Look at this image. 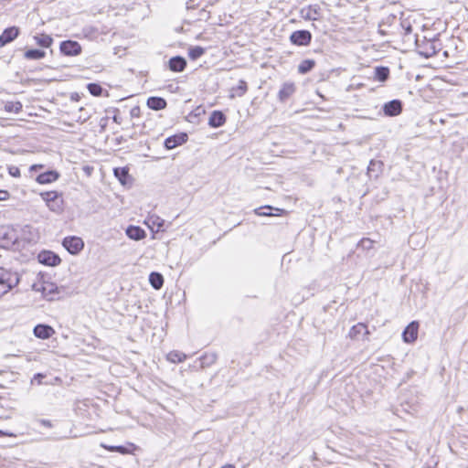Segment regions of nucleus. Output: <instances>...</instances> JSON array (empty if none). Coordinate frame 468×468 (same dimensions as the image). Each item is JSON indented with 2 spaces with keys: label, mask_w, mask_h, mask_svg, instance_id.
I'll return each instance as SVG.
<instances>
[{
  "label": "nucleus",
  "mask_w": 468,
  "mask_h": 468,
  "mask_svg": "<svg viewBox=\"0 0 468 468\" xmlns=\"http://www.w3.org/2000/svg\"><path fill=\"white\" fill-rule=\"evenodd\" d=\"M113 112H114V115L112 117V120L114 122L120 124L122 122V118L120 117V114H119L120 112L118 109H114Z\"/></svg>",
  "instance_id": "a19ab883"
},
{
  "label": "nucleus",
  "mask_w": 468,
  "mask_h": 468,
  "mask_svg": "<svg viewBox=\"0 0 468 468\" xmlns=\"http://www.w3.org/2000/svg\"><path fill=\"white\" fill-rule=\"evenodd\" d=\"M62 244L70 254H78L84 248L83 240L75 236L66 237Z\"/></svg>",
  "instance_id": "20e7f679"
},
{
  "label": "nucleus",
  "mask_w": 468,
  "mask_h": 468,
  "mask_svg": "<svg viewBox=\"0 0 468 468\" xmlns=\"http://www.w3.org/2000/svg\"><path fill=\"white\" fill-rule=\"evenodd\" d=\"M295 92V86L292 82H285L282 84L278 98L281 101H287Z\"/></svg>",
  "instance_id": "f3484780"
},
{
  "label": "nucleus",
  "mask_w": 468,
  "mask_h": 468,
  "mask_svg": "<svg viewBox=\"0 0 468 468\" xmlns=\"http://www.w3.org/2000/svg\"><path fill=\"white\" fill-rule=\"evenodd\" d=\"M114 449H115V452H120L122 454H125V453L129 452L128 449L124 446H121V445L116 446Z\"/></svg>",
  "instance_id": "79ce46f5"
},
{
  "label": "nucleus",
  "mask_w": 468,
  "mask_h": 468,
  "mask_svg": "<svg viewBox=\"0 0 468 468\" xmlns=\"http://www.w3.org/2000/svg\"><path fill=\"white\" fill-rule=\"evenodd\" d=\"M60 52L65 56H78L81 53V46L74 40H65L59 45Z\"/></svg>",
  "instance_id": "39448f33"
},
{
  "label": "nucleus",
  "mask_w": 468,
  "mask_h": 468,
  "mask_svg": "<svg viewBox=\"0 0 468 468\" xmlns=\"http://www.w3.org/2000/svg\"><path fill=\"white\" fill-rule=\"evenodd\" d=\"M187 134L186 133H180L167 137L165 140V147L168 150L174 149L176 146L182 145L187 141Z\"/></svg>",
  "instance_id": "1a4fd4ad"
},
{
  "label": "nucleus",
  "mask_w": 468,
  "mask_h": 468,
  "mask_svg": "<svg viewBox=\"0 0 468 468\" xmlns=\"http://www.w3.org/2000/svg\"><path fill=\"white\" fill-rule=\"evenodd\" d=\"M437 53V48L435 46L434 41H427L423 47V49L420 50V54L425 58L432 57Z\"/></svg>",
  "instance_id": "5701e85b"
},
{
  "label": "nucleus",
  "mask_w": 468,
  "mask_h": 468,
  "mask_svg": "<svg viewBox=\"0 0 468 468\" xmlns=\"http://www.w3.org/2000/svg\"><path fill=\"white\" fill-rule=\"evenodd\" d=\"M149 282L153 288L159 290L164 285V277L161 273L153 271L149 275Z\"/></svg>",
  "instance_id": "4be33fe9"
},
{
  "label": "nucleus",
  "mask_w": 468,
  "mask_h": 468,
  "mask_svg": "<svg viewBox=\"0 0 468 468\" xmlns=\"http://www.w3.org/2000/svg\"><path fill=\"white\" fill-rule=\"evenodd\" d=\"M3 436H15V434L11 433V432H7V431H3L0 430V437H3Z\"/></svg>",
  "instance_id": "09e8293b"
},
{
  "label": "nucleus",
  "mask_w": 468,
  "mask_h": 468,
  "mask_svg": "<svg viewBox=\"0 0 468 468\" xmlns=\"http://www.w3.org/2000/svg\"><path fill=\"white\" fill-rule=\"evenodd\" d=\"M42 199L46 202L47 206L52 211L60 210V200L58 199V194L56 191L43 192L40 194Z\"/></svg>",
  "instance_id": "0eeeda50"
},
{
  "label": "nucleus",
  "mask_w": 468,
  "mask_h": 468,
  "mask_svg": "<svg viewBox=\"0 0 468 468\" xmlns=\"http://www.w3.org/2000/svg\"><path fill=\"white\" fill-rule=\"evenodd\" d=\"M290 40L293 45L307 46L312 40V34L308 30H296L290 36Z\"/></svg>",
  "instance_id": "423d86ee"
},
{
  "label": "nucleus",
  "mask_w": 468,
  "mask_h": 468,
  "mask_svg": "<svg viewBox=\"0 0 468 468\" xmlns=\"http://www.w3.org/2000/svg\"><path fill=\"white\" fill-rule=\"evenodd\" d=\"M9 174L14 177H19L20 176V170L16 166H11L9 168Z\"/></svg>",
  "instance_id": "58836bf2"
},
{
  "label": "nucleus",
  "mask_w": 468,
  "mask_h": 468,
  "mask_svg": "<svg viewBox=\"0 0 468 468\" xmlns=\"http://www.w3.org/2000/svg\"><path fill=\"white\" fill-rule=\"evenodd\" d=\"M9 197V194L5 190H0V201L6 200Z\"/></svg>",
  "instance_id": "37998d69"
},
{
  "label": "nucleus",
  "mask_w": 468,
  "mask_h": 468,
  "mask_svg": "<svg viewBox=\"0 0 468 468\" xmlns=\"http://www.w3.org/2000/svg\"><path fill=\"white\" fill-rule=\"evenodd\" d=\"M315 66L314 59H304L298 66V72L301 74H306L310 72Z\"/></svg>",
  "instance_id": "393cba45"
},
{
  "label": "nucleus",
  "mask_w": 468,
  "mask_h": 468,
  "mask_svg": "<svg viewBox=\"0 0 468 468\" xmlns=\"http://www.w3.org/2000/svg\"><path fill=\"white\" fill-rule=\"evenodd\" d=\"M114 176L122 184H126V180L129 177V170L126 167H117L114 169Z\"/></svg>",
  "instance_id": "c85d7f7f"
},
{
  "label": "nucleus",
  "mask_w": 468,
  "mask_h": 468,
  "mask_svg": "<svg viewBox=\"0 0 468 468\" xmlns=\"http://www.w3.org/2000/svg\"><path fill=\"white\" fill-rule=\"evenodd\" d=\"M19 35V28L16 27H10L5 28L0 35V48L7 45L15 40Z\"/></svg>",
  "instance_id": "9d476101"
},
{
  "label": "nucleus",
  "mask_w": 468,
  "mask_h": 468,
  "mask_svg": "<svg viewBox=\"0 0 468 468\" xmlns=\"http://www.w3.org/2000/svg\"><path fill=\"white\" fill-rule=\"evenodd\" d=\"M54 333V329L48 324H37L34 327V335L40 339H48Z\"/></svg>",
  "instance_id": "4468645a"
},
{
  "label": "nucleus",
  "mask_w": 468,
  "mask_h": 468,
  "mask_svg": "<svg viewBox=\"0 0 468 468\" xmlns=\"http://www.w3.org/2000/svg\"><path fill=\"white\" fill-rule=\"evenodd\" d=\"M418 329H419V324L418 322H411L403 331L402 336L403 340L406 343H412L414 342L418 337Z\"/></svg>",
  "instance_id": "f8f14e48"
},
{
  "label": "nucleus",
  "mask_w": 468,
  "mask_h": 468,
  "mask_svg": "<svg viewBox=\"0 0 468 468\" xmlns=\"http://www.w3.org/2000/svg\"><path fill=\"white\" fill-rule=\"evenodd\" d=\"M5 110L8 112L18 113L22 110V103L19 101H8L5 105Z\"/></svg>",
  "instance_id": "2f4dec72"
},
{
  "label": "nucleus",
  "mask_w": 468,
  "mask_h": 468,
  "mask_svg": "<svg viewBox=\"0 0 468 468\" xmlns=\"http://www.w3.org/2000/svg\"><path fill=\"white\" fill-rule=\"evenodd\" d=\"M373 245L374 241L372 239L368 238H364L358 242L357 247L365 250H369L373 248Z\"/></svg>",
  "instance_id": "c9c22d12"
},
{
  "label": "nucleus",
  "mask_w": 468,
  "mask_h": 468,
  "mask_svg": "<svg viewBox=\"0 0 468 468\" xmlns=\"http://www.w3.org/2000/svg\"><path fill=\"white\" fill-rule=\"evenodd\" d=\"M205 51L206 49L200 46L190 47L188 48V57L192 60H196L204 55Z\"/></svg>",
  "instance_id": "c756f323"
},
{
  "label": "nucleus",
  "mask_w": 468,
  "mask_h": 468,
  "mask_svg": "<svg viewBox=\"0 0 468 468\" xmlns=\"http://www.w3.org/2000/svg\"><path fill=\"white\" fill-rule=\"evenodd\" d=\"M146 103L150 109L154 111L163 110L167 105L165 100L161 97H150Z\"/></svg>",
  "instance_id": "412c9836"
},
{
  "label": "nucleus",
  "mask_w": 468,
  "mask_h": 468,
  "mask_svg": "<svg viewBox=\"0 0 468 468\" xmlns=\"http://www.w3.org/2000/svg\"><path fill=\"white\" fill-rule=\"evenodd\" d=\"M37 44L42 48H48L51 46L53 39L50 36L46 34H41L34 37Z\"/></svg>",
  "instance_id": "a878e982"
},
{
  "label": "nucleus",
  "mask_w": 468,
  "mask_h": 468,
  "mask_svg": "<svg viewBox=\"0 0 468 468\" xmlns=\"http://www.w3.org/2000/svg\"><path fill=\"white\" fill-rule=\"evenodd\" d=\"M38 261L47 266H57L60 263L59 256L50 250H43L37 256Z\"/></svg>",
  "instance_id": "6e6552de"
},
{
  "label": "nucleus",
  "mask_w": 468,
  "mask_h": 468,
  "mask_svg": "<svg viewBox=\"0 0 468 468\" xmlns=\"http://www.w3.org/2000/svg\"><path fill=\"white\" fill-rule=\"evenodd\" d=\"M283 209L273 207L271 206H262L254 209V213L260 217H271L279 216L280 213L283 212Z\"/></svg>",
  "instance_id": "ddd939ff"
},
{
  "label": "nucleus",
  "mask_w": 468,
  "mask_h": 468,
  "mask_svg": "<svg viewBox=\"0 0 468 468\" xmlns=\"http://www.w3.org/2000/svg\"><path fill=\"white\" fill-rule=\"evenodd\" d=\"M402 111V102L399 100H392L383 106V112L387 116H397Z\"/></svg>",
  "instance_id": "9b49d317"
},
{
  "label": "nucleus",
  "mask_w": 468,
  "mask_h": 468,
  "mask_svg": "<svg viewBox=\"0 0 468 468\" xmlns=\"http://www.w3.org/2000/svg\"><path fill=\"white\" fill-rule=\"evenodd\" d=\"M101 446L104 449H106L107 451L109 452H115V447L116 446H112V445H107V444H104V443H101Z\"/></svg>",
  "instance_id": "c03bdc74"
},
{
  "label": "nucleus",
  "mask_w": 468,
  "mask_h": 468,
  "mask_svg": "<svg viewBox=\"0 0 468 468\" xmlns=\"http://www.w3.org/2000/svg\"><path fill=\"white\" fill-rule=\"evenodd\" d=\"M35 292H41L42 296L48 301H52L58 293V287L53 282H38L32 285Z\"/></svg>",
  "instance_id": "7ed1b4c3"
},
{
  "label": "nucleus",
  "mask_w": 468,
  "mask_h": 468,
  "mask_svg": "<svg viewBox=\"0 0 468 468\" xmlns=\"http://www.w3.org/2000/svg\"><path fill=\"white\" fill-rule=\"evenodd\" d=\"M20 282V274L13 269L0 267V298L16 288Z\"/></svg>",
  "instance_id": "f257e3e1"
},
{
  "label": "nucleus",
  "mask_w": 468,
  "mask_h": 468,
  "mask_svg": "<svg viewBox=\"0 0 468 468\" xmlns=\"http://www.w3.org/2000/svg\"><path fill=\"white\" fill-rule=\"evenodd\" d=\"M348 335L351 338L356 339L359 335H368L369 331L365 324L358 323L351 327Z\"/></svg>",
  "instance_id": "aec40b11"
},
{
  "label": "nucleus",
  "mask_w": 468,
  "mask_h": 468,
  "mask_svg": "<svg viewBox=\"0 0 468 468\" xmlns=\"http://www.w3.org/2000/svg\"><path fill=\"white\" fill-rule=\"evenodd\" d=\"M82 32L85 37H90V38L95 37L99 33L98 29L96 27H94L93 26L84 27L82 29Z\"/></svg>",
  "instance_id": "f704fd0d"
},
{
  "label": "nucleus",
  "mask_w": 468,
  "mask_h": 468,
  "mask_svg": "<svg viewBox=\"0 0 468 468\" xmlns=\"http://www.w3.org/2000/svg\"><path fill=\"white\" fill-rule=\"evenodd\" d=\"M199 359L201 363V367L204 368L214 364L217 360V356L215 354H205Z\"/></svg>",
  "instance_id": "7c9ffc66"
},
{
  "label": "nucleus",
  "mask_w": 468,
  "mask_h": 468,
  "mask_svg": "<svg viewBox=\"0 0 468 468\" xmlns=\"http://www.w3.org/2000/svg\"><path fill=\"white\" fill-rule=\"evenodd\" d=\"M222 468H235V467L231 464H226Z\"/></svg>",
  "instance_id": "8fccbe9b"
},
{
  "label": "nucleus",
  "mask_w": 468,
  "mask_h": 468,
  "mask_svg": "<svg viewBox=\"0 0 468 468\" xmlns=\"http://www.w3.org/2000/svg\"><path fill=\"white\" fill-rule=\"evenodd\" d=\"M46 52L41 49H28L25 52L24 57L27 59H41L45 57Z\"/></svg>",
  "instance_id": "bb28decb"
},
{
  "label": "nucleus",
  "mask_w": 468,
  "mask_h": 468,
  "mask_svg": "<svg viewBox=\"0 0 468 468\" xmlns=\"http://www.w3.org/2000/svg\"><path fill=\"white\" fill-rule=\"evenodd\" d=\"M389 77V69L387 67H377L375 69V79L380 82L386 81Z\"/></svg>",
  "instance_id": "b1692460"
},
{
  "label": "nucleus",
  "mask_w": 468,
  "mask_h": 468,
  "mask_svg": "<svg viewBox=\"0 0 468 468\" xmlns=\"http://www.w3.org/2000/svg\"><path fill=\"white\" fill-rule=\"evenodd\" d=\"M186 358V355L180 351H171L167 355V359L172 363H181L185 361Z\"/></svg>",
  "instance_id": "cd10ccee"
},
{
  "label": "nucleus",
  "mask_w": 468,
  "mask_h": 468,
  "mask_svg": "<svg viewBox=\"0 0 468 468\" xmlns=\"http://www.w3.org/2000/svg\"><path fill=\"white\" fill-rule=\"evenodd\" d=\"M302 17L308 20H315L317 12L315 9L312 7H308L307 9H302L301 11Z\"/></svg>",
  "instance_id": "473e14b6"
},
{
  "label": "nucleus",
  "mask_w": 468,
  "mask_h": 468,
  "mask_svg": "<svg viewBox=\"0 0 468 468\" xmlns=\"http://www.w3.org/2000/svg\"><path fill=\"white\" fill-rule=\"evenodd\" d=\"M44 378V375L41 373H37L34 376V380H37L38 384L42 383V378Z\"/></svg>",
  "instance_id": "49530a36"
},
{
  "label": "nucleus",
  "mask_w": 468,
  "mask_h": 468,
  "mask_svg": "<svg viewBox=\"0 0 468 468\" xmlns=\"http://www.w3.org/2000/svg\"><path fill=\"white\" fill-rule=\"evenodd\" d=\"M18 237L15 229L9 226L0 227V247L9 249L17 242Z\"/></svg>",
  "instance_id": "f03ea898"
},
{
  "label": "nucleus",
  "mask_w": 468,
  "mask_h": 468,
  "mask_svg": "<svg viewBox=\"0 0 468 468\" xmlns=\"http://www.w3.org/2000/svg\"><path fill=\"white\" fill-rule=\"evenodd\" d=\"M170 70L174 72H182L186 67V60L180 56L173 57L168 61Z\"/></svg>",
  "instance_id": "2eb2a0df"
},
{
  "label": "nucleus",
  "mask_w": 468,
  "mask_h": 468,
  "mask_svg": "<svg viewBox=\"0 0 468 468\" xmlns=\"http://www.w3.org/2000/svg\"><path fill=\"white\" fill-rule=\"evenodd\" d=\"M42 167H43L42 165H31L30 170L31 171H37V170H38V169H40Z\"/></svg>",
  "instance_id": "de8ad7c7"
},
{
  "label": "nucleus",
  "mask_w": 468,
  "mask_h": 468,
  "mask_svg": "<svg viewBox=\"0 0 468 468\" xmlns=\"http://www.w3.org/2000/svg\"><path fill=\"white\" fill-rule=\"evenodd\" d=\"M140 112H141V110H140L139 106L133 107L130 111L131 117H133V118L139 117Z\"/></svg>",
  "instance_id": "ea45409f"
},
{
  "label": "nucleus",
  "mask_w": 468,
  "mask_h": 468,
  "mask_svg": "<svg viewBox=\"0 0 468 468\" xmlns=\"http://www.w3.org/2000/svg\"><path fill=\"white\" fill-rule=\"evenodd\" d=\"M125 232L128 238L133 240H141L146 237V232L139 226H129Z\"/></svg>",
  "instance_id": "dca6fc26"
},
{
  "label": "nucleus",
  "mask_w": 468,
  "mask_h": 468,
  "mask_svg": "<svg viewBox=\"0 0 468 468\" xmlns=\"http://www.w3.org/2000/svg\"><path fill=\"white\" fill-rule=\"evenodd\" d=\"M382 163L380 161L371 160L367 167L368 173L376 171L377 168L379 169Z\"/></svg>",
  "instance_id": "4c0bfd02"
},
{
  "label": "nucleus",
  "mask_w": 468,
  "mask_h": 468,
  "mask_svg": "<svg viewBox=\"0 0 468 468\" xmlns=\"http://www.w3.org/2000/svg\"><path fill=\"white\" fill-rule=\"evenodd\" d=\"M236 90L239 96H242L247 91V83L244 80H239Z\"/></svg>",
  "instance_id": "e433bc0d"
},
{
  "label": "nucleus",
  "mask_w": 468,
  "mask_h": 468,
  "mask_svg": "<svg viewBox=\"0 0 468 468\" xmlns=\"http://www.w3.org/2000/svg\"><path fill=\"white\" fill-rule=\"evenodd\" d=\"M39 423L45 427H48V428H51L52 427V424L50 422V420H39Z\"/></svg>",
  "instance_id": "a18cd8bd"
},
{
  "label": "nucleus",
  "mask_w": 468,
  "mask_h": 468,
  "mask_svg": "<svg viewBox=\"0 0 468 468\" xmlns=\"http://www.w3.org/2000/svg\"><path fill=\"white\" fill-rule=\"evenodd\" d=\"M226 122V116L220 111H214L208 120L210 127L218 128L222 126Z\"/></svg>",
  "instance_id": "a211bd4d"
},
{
  "label": "nucleus",
  "mask_w": 468,
  "mask_h": 468,
  "mask_svg": "<svg viewBox=\"0 0 468 468\" xmlns=\"http://www.w3.org/2000/svg\"><path fill=\"white\" fill-rule=\"evenodd\" d=\"M87 88L90 93L93 96H101L103 91L102 87L97 83H90Z\"/></svg>",
  "instance_id": "72a5a7b5"
},
{
  "label": "nucleus",
  "mask_w": 468,
  "mask_h": 468,
  "mask_svg": "<svg viewBox=\"0 0 468 468\" xmlns=\"http://www.w3.org/2000/svg\"><path fill=\"white\" fill-rule=\"evenodd\" d=\"M59 177L57 171L50 170L37 176V182L39 184H49L55 182Z\"/></svg>",
  "instance_id": "6ab92c4d"
}]
</instances>
